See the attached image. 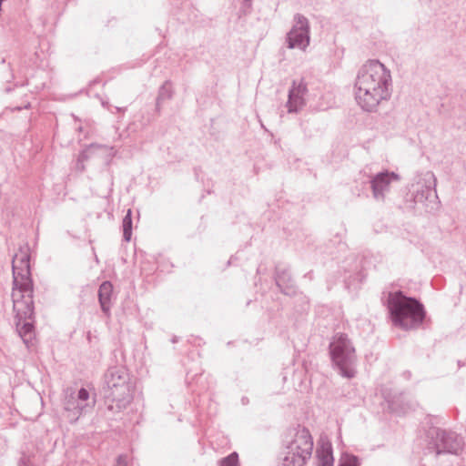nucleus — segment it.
<instances>
[{
  "label": "nucleus",
  "instance_id": "f257e3e1",
  "mask_svg": "<svg viewBox=\"0 0 466 466\" xmlns=\"http://www.w3.org/2000/svg\"><path fill=\"white\" fill-rule=\"evenodd\" d=\"M392 93L390 71L379 60H370L358 71L355 80V99L367 112H375Z\"/></svg>",
  "mask_w": 466,
  "mask_h": 466
},
{
  "label": "nucleus",
  "instance_id": "f03ea898",
  "mask_svg": "<svg viewBox=\"0 0 466 466\" xmlns=\"http://www.w3.org/2000/svg\"><path fill=\"white\" fill-rule=\"evenodd\" d=\"M424 466H450L451 457L462 450V438L451 431L431 427L426 433Z\"/></svg>",
  "mask_w": 466,
  "mask_h": 466
},
{
  "label": "nucleus",
  "instance_id": "7ed1b4c3",
  "mask_svg": "<svg viewBox=\"0 0 466 466\" xmlns=\"http://www.w3.org/2000/svg\"><path fill=\"white\" fill-rule=\"evenodd\" d=\"M388 309L393 324L403 329L418 328L425 318L422 304L401 291L389 294Z\"/></svg>",
  "mask_w": 466,
  "mask_h": 466
},
{
  "label": "nucleus",
  "instance_id": "20e7f679",
  "mask_svg": "<svg viewBox=\"0 0 466 466\" xmlns=\"http://www.w3.org/2000/svg\"><path fill=\"white\" fill-rule=\"evenodd\" d=\"M104 378L107 386L106 399L108 402V409L116 411L126 409L133 400L127 370L122 366L110 367Z\"/></svg>",
  "mask_w": 466,
  "mask_h": 466
},
{
  "label": "nucleus",
  "instance_id": "39448f33",
  "mask_svg": "<svg viewBox=\"0 0 466 466\" xmlns=\"http://www.w3.org/2000/svg\"><path fill=\"white\" fill-rule=\"evenodd\" d=\"M313 440L305 427L293 429L287 440L282 457V466H303L311 457Z\"/></svg>",
  "mask_w": 466,
  "mask_h": 466
},
{
  "label": "nucleus",
  "instance_id": "423d86ee",
  "mask_svg": "<svg viewBox=\"0 0 466 466\" xmlns=\"http://www.w3.org/2000/svg\"><path fill=\"white\" fill-rule=\"evenodd\" d=\"M332 363L339 373L347 379L356 375L357 356L352 343L343 333H337L329 344Z\"/></svg>",
  "mask_w": 466,
  "mask_h": 466
},
{
  "label": "nucleus",
  "instance_id": "0eeeda50",
  "mask_svg": "<svg viewBox=\"0 0 466 466\" xmlns=\"http://www.w3.org/2000/svg\"><path fill=\"white\" fill-rule=\"evenodd\" d=\"M93 390L81 388L77 391L67 389L65 392L63 417L70 423L76 422L81 415L92 411L96 402Z\"/></svg>",
  "mask_w": 466,
  "mask_h": 466
},
{
  "label": "nucleus",
  "instance_id": "6e6552de",
  "mask_svg": "<svg viewBox=\"0 0 466 466\" xmlns=\"http://www.w3.org/2000/svg\"><path fill=\"white\" fill-rule=\"evenodd\" d=\"M19 292L15 293L12 299L13 309L15 312L16 330L24 343L28 346L35 336L33 325L34 301L33 298H29L28 295L23 298V295H20Z\"/></svg>",
  "mask_w": 466,
  "mask_h": 466
},
{
  "label": "nucleus",
  "instance_id": "1a4fd4ad",
  "mask_svg": "<svg viewBox=\"0 0 466 466\" xmlns=\"http://www.w3.org/2000/svg\"><path fill=\"white\" fill-rule=\"evenodd\" d=\"M294 25L287 34L288 47L305 50L309 45V23L301 14L294 15Z\"/></svg>",
  "mask_w": 466,
  "mask_h": 466
},
{
  "label": "nucleus",
  "instance_id": "9d476101",
  "mask_svg": "<svg viewBox=\"0 0 466 466\" xmlns=\"http://www.w3.org/2000/svg\"><path fill=\"white\" fill-rule=\"evenodd\" d=\"M13 270V292L12 296L20 291L23 298L28 295L33 298V281L31 279L30 264H25L22 261L15 263V258L12 260Z\"/></svg>",
  "mask_w": 466,
  "mask_h": 466
},
{
  "label": "nucleus",
  "instance_id": "9b49d317",
  "mask_svg": "<svg viewBox=\"0 0 466 466\" xmlns=\"http://www.w3.org/2000/svg\"><path fill=\"white\" fill-rule=\"evenodd\" d=\"M399 181L400 176L389 170L372 176L370 180L372 197L376 201L383 202L390 191L392 183Z\"/></svg>",
  "mask_w": 466,
  "mask_h": 466
},
{
  "label": "nucleus",
  "instance_id": "f8f14e48",
  "mask_svg": "<svg viewBox=\"0 0 466 466\" xmlns=\"http://www.w3.org/2000/svg\"><path fill=\"white\" fill-rule=\"evenodd\" d=\"M307 91L306 85L303 81H300L297 84L296 81H293L292 87L289 91V99L287 102V106L289 108V112H297L299 108H301L304 105L303 96Z\"/></svg>",
  "mask_w": 466,
  "mask_h": 466
},
{
  "label": "nucleus",
  "instance_id": "ddd939ff",
  "mask_svg": "<svg viewBox=\"0 0 466 466\" xmlns=\"http://www.w3.org/2000/svg\"><path fill=\"white\" fill-rule=\"evenodd\" d=\"M275 280L283 294L287 296H294L296 294V287L288 270L278 269Z\"/></svg>",
  "mask_w": 466,
  "mask_h": 466
},
{
  "label": "nucleus",
  "instance_id": "4468645a",
  "mask_svg": "<svg viewBox=\"0 0 466 466\" xmlns=\"http://www.w3.org/2000/svg\"><path fill=\"white\" fill-rule=\"evenodd\" d=\"M113 292V285L110 281H104L98 289V300L101 306L102 311L109 315L110 311V300Z\"/></svg>",
  "mask_w": 466,
  "mask_h": 466
},
{
  "label": "nucleus",
  "instance_id": "2eb2a0df",
  "mask_svg": "<svg viewBox=\"0 0 466 466\" xmlns=\"http://www.w3.org/2000/svg\"><path fill=\"white\" fill-rule=\"evenodd\" d=\"M316 453L318 466H333L334 458L332 454V447L329 441L322 442L317 449Z\"/></svg>",
  "mask_w": 466,
  "mask_h": 466
},
{
  "label": "nucleus",
  "instance_id": "dca6fc26",
  "mask_svg": "<svg viewBox=\"0 0 466 466\" xmlns=\"http://www.w3.org/2000/svg\"><path fill=\"white\" fill-rule=\"evenodd\" d=\"M433 193L434 189H432L430 186L418 184V188L414 195V200L415 202L422 203L427 200Z\"/></svg>",
  "mask_w": 466,
  "mask_h": 466
},
{
  "label": "nucleus",
  "instance_id": "f3484780",
  "mask_svg": "<svg viewBox=\"0 0 466 466\" xmlns=\"http://www.w3.org/2000/svg\"><path fill=\"white\" fill-rule=\"evenodd\" d=\"M132 211L128 209L123 218V238L125 241L128 242L132 236Z\"/></svg>",
  "mask_w": 466,
  "mask_h": 466
},
{
  "label": "nucleus",
  "instance_id": "a211bd4d",
  "mask_svg": "<svg viewBox=\"0 0 466 466\" xmlns=\"http://www.w3.org/2000/svg\"><path fill=\"white\" fill-rule=\"evenodd\" d=\"M172 88L169 81H166L159 88L158 96L157 98V106H159L161 102L172 97Z\"/></svg>",
  "mask_w": 466,
  "mask_h": 466
},
{
  "label": "nucleus",
  "instance_id": "6ab92c4d",
  "mask_svg": "<svg viewBox=\"0 0 466 466\" xmlns=\"http://www.w3.org/2000/svg\"><path fill=\"white\" fill-rule=\"evenodd\" d=\"M14 258H15V263L22 261L25 264H30V248L28 244L20 246L18 252L15 254Z\"/></svg>",
  "mask_w": 466,
  "mask_h": 466
},
{
  "label": "nucleus",
  "instance_id": "aec40b11",
  "mask_svg": "<svg viewBox=\"0 0 466 466\" xmlns=\"http://www.w3.org/2000/svg\"><path fill=\"white\" fill-rule=\"evenodd\" d=\"M219 466H240L238 454L234 451L218 461Z\"/></svg>",
  "mask_w": 466,
  "mask_h": 466
},
{
  "label": "nucleus",
  "instance_id": "412c9836",
  "mask_svg": "<svg viewBox=\"0 0 466 466\" xmlns=\"http://www.w3.org/2000/svg\"><path fill=\"white\" fill-rule=\"evenodd\" d=\"M339 466H360L359 458L351 454H343Z\"/></svg>",
  "mask_w": 466,
  "mask_h": 466
},
{
  "label": "nucleus",
  "instance_id": "4be33fe9",
  "mask_svg": "<svg viewBox=\"0 0 466 466\" xmlns=\"http://www.w3.org/2000/svg\"><path fill=\"white\" fill-rule=\"evenodd\" d=\"M104 147L102 145H98V144H91L86 149L83 150L79 157H78V161H77V165H79V163L83 162L84 160L87 159L89 155L95 150V149H97V148H102Z\"/></svg>",
  "mask_w": 466,
  "mask_h": 466
},
{
  "label": "nucleus",
  "instance_id": "5701e85b",
  "mask_svg": "<svg viewBox=\"0 0 466 466\" xmlns=\"http://www.w3.org/2000/svg\"><path fill=\"white\" fill-rule=\"evenodd\" d=\"M34 459L35 458H32L30 455L23 453L19 460L18 466H35Z\"/></svg>",
  "mask_w": 466,
  "mask_h": 466
},
{
  "label": "nucleus",
  "instance_id": "b1692460",
  "mask_svg": "<svg viewBox=\"0 0 466 466\" xmlns=\"http://www.w3.org/2000/svg\"><path fill=\"white\" fill-rule=\"evenodd\" d=\"M116 466H127V457L123 455L118 456Z\"/></svg>",
  "mask_w": 466,
  "mask_h": 466
},
{
  "label": "nucleus",
  "instance_id": "393cba45",
  "mask_svg": "<svg viewBox=\"0 0 466 466\" xmlns=\"http://www.w3.org/2000/svg\"><path fill=\"white\" fill-rule=\"evenodd\" d=\"M252 0H243V6L245 8H249L251 6Z\"/></svg>",
  "mask_w": 466,
  "mask_h": 466
},
{
  "label": "nucleus",
  "instance_id": "a878e982",
  "mask_svg": "<svg viewBox=\"0 0 466 466\" xmlns=\"http://www.w3.org/2000/svg\"><path fill=\"white\" fill-rule=\"evenodd\" d=\"M114 108H115V109H116V111H117V112H120V111L124 112V111H125V108H124V107H117V106H115Z\"/></svg>",
  "mask_w": 466,
  "mask_h": 466
},
{
  "label": "nucleus",
  "instance_id": "bb28decb",
  "mask_svg": "<svg viewBox=\"0 0 466 466\" xmlns=\"http://www.w3.org/2000/svg\"><path fill=\"white\" fill-rule=\"evenodd\" d=\"M103 106H106L108 110H111V109H110V107L108 106V104H107V103H106H106H103Z\"/></svg>",
  "mask_w": 466,
  "mask_h": 466
},
{
  "label": "nucleus",
  "instance_id": "cd10ccee",
  "mask_svg": "<svg viewBox=\"0 0 466 466\" xmlns=\"http://www.w3.org/2000/svg\"><path fill=\"white\" fill-rule=\"evenodd\" d=\"M177 337H174V338L172 339V342H173V343L177 342Z\"/></svg>",
  "mask_w": 466,
  "mask_h": 466
},
{
  "label": "nucleus",
  "instance_id": "c85d7f7f",
  "mask_svg": "<svg viewBox=\"0 0 466 466\" xmlns=\"http://www.w3.org/2000/svg\"><path fill=\"white\" fill-rule=\"evenodd\" d=\"M246 402H247L246 398H243V399H242V403H243V404H245Z\"/></svg>",
  "mask_w": 466,
  "mask_h": 466
}]
</instances>
